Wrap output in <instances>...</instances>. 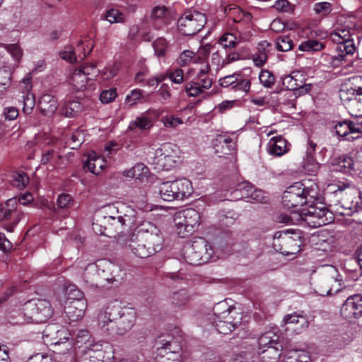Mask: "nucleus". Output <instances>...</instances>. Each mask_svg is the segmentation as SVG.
I'll return each mask as SVG.
<instances>
[{"label": "nucleus", "mask_w": 362, "mask_h": 362, "mask_svg": "<svg viewBox=\"0 0 362 362\" xmlns=\"http://www.w3.org/2000/svg\"><path fill=\"white\" fill-rule=\"evenodd\" d=\"M206 23L205 15L195 10L186 11L177 21L179 30L185 35L200 31Z\"/></svg>", "instance_id": "obj_13"}, {"label": "nucleus", "mask_w": 362, "mask_h": 362, "mask_svg": "<svg viewBox=\"0 0 362 362\" xmlns=\"http://www.w3.org/2000/svg\"><path fill=\"white\" fill-rule=\"evenodd\" d=\"M213 46L210 44H206L200 47L197 54H195L194 63H202L208 57L211 52Z\"/></svg>", "instance_id": "obj_58"}, {"label": "nucleus", "mask_w": 362, "mask_h": 362, "mask_svg": "<svg viewBox=\"0 0 362 362\" xmlns=\"http://www.w3.org/2000/svg\"><path fill=\"white\" fill-rule=\"evenodd\" d=\"M316 144L313 141H308V146L305 156L303 157L301 165L303 170L310 174L315 173L319 168L318 163L314 158Z\"/></svg>", "instance_id": "obj_26"}, {"label": "nucleus", "mask_w": 362, "mask_h": 362, "mask_svg": "<svg viewBox=\"0 0 362 362\" xmlns=\"http://www.w3.org/2000/svg\"><path fill=\"white\" fill-rule=\"evenodd\" d=\"M49 143V141L45 138L44 134H39L32 141H29L26 143L25 148L27 149H32L36 146L41 148Z\"/></svg>", "instance_id": "obj_57"}, {"label": "nucleus", "mask_w": 362, "mask_h": 362, "mask_svg": "<svg viewBox=\"0 0 362 362\" xmlns=\"http://www.w3.org/2000/svg\"><path fill=\"white\" fill-rule=\"evenodd\" d=\"M324 47L325 45L322 42L315 40H307L299 45L298 49L302 52H313L320 51Z\"/></svg>", "instance_id": "obj_43"}, {"label": "nucleus", "mask_w": 362, "mask_h": 362, "mask_svg": "<svg viewBox=\"0 0 362 362\" xmlns=\"http://www.w3.org/2000/svg\"><path fill=\"white\" fill-rule=\"evenodd\" d=\"M180 346L176 342H166L158 349L157 362H180Z\"/></svg>", "instance_id": "obj_23"}, {"label": "nucleus", "mask_w": 362, "mask_h": 362, "mask_svg": "<svg viewBox=\"0 0 362 362\" xmlns=\"http://www.w3.org/2000/svg\"><path fill=\"white\" fill-rule=\"evenodd\" d=\"M139 240L146 243L158 252L163 248L164 238L159 228L152 222L144 221L135 228Z\"/></svg>", "instance_id": "obj_9"}, {"label": "nucleus", "mask_w": 362, "mask_h": 362, "mask_svg": "<svg viewBox=\"0 0 362 362\" xmlns=\"http://www.w3.org/2000/svg\"><path fill=\"white\" fill-rule=\"evenodd\" d=\"M241 320V313H236V315L235 317L231 315L227 316L226 318L222 317H215L213 322V325L219 333L227 334L230 333L238 325L240 324Z\"/></svg>", "instance_id": "obj_24"}, {"label": "nucleus", "mask_w": 362, "mask_h": 362, "mask_svg": "<svg viewBox=\"0 0 362 362\" xmlns=\"http://www.w3.org/2000/svg\"><path fill=\"white\" fill-rule=\"evenodd\" d=\"M168 11L165 6H157L153 8L151 18L154 20V26L161 28L168 21Z\"/></svg>", "instance_id": "obj_40"}, {"label": "nucleus", "mask_w": 362, "mask_h": 362, "mask_svg": "<svg viewBox=\"0 0 362 362\" xmlns=\"http://www.w3.org/2000/svg\"><path fill=\"white\" fill-rule=\"evenodd\" d=\"M105 164V161L100 156H97L96 153L91 152L88 153L84 167L93 174L98 175L103 170Z\"/></svg>", "instance_id": "obj_36"}, {"label": "nucleus", "mask_w": 362, "mask_h": 362, "mask_svg": "<svg viewBox=\"0 0 362 362\" xmlns=\"http://www.w3.org/2000/svg\"><path fill=\"white\" fill-rule=\"evenodd\" d=\"M354 131L360 130L358 128H354V122L349 120L339 122L335 125L336 134L339 137H342L346 141H353L359 137L358 135H355Z\"/></svg>", "instance_id": "obj_28"}, {"label": "nucleus", "mask_w": 362, "mask_h": 362, "mask_svg": "<svg viewBox=\"0 0 362 362\" xmlns=\"http://www.w3.org/2000/svg\"><path fill=\"white\" fill-rule=\"evenodd\" d=\"M178 158L177 146L165 143L156 150L152 164L158 170H169L175 165Z\"/></svg>", "instance_id": "obj_12"}, {"label": "nucleus", "mask_w": 362, "mask_h": 362, "mask_svg": "<svg viewBox=\"0 0 362 362\" xmlns=\"http://www.w3.org/2000/svg\"><path fill=\"white\" fill-rule=\"evenodd\" d=\"M214 315L215 317H222L223 318L227 316H230V314L234 313L236 315L235 308L229 305L228 299L218 302L215 305L213 309Z\"/></svg>", "instance_id": "obj_39"}, {"label": "nucleus", "mask_w": 362, "mask_h": 362, "mask_svg": "<svg viewBox=\"0 0 362 362\" xmlns=\"http://www.w3.org/2000/svg\"><path fill=\"white\" fill-rule=\"evenodd\" d=\"M282 84L290 90H298L300 94L305 93L310 90V85L305 84V75L300 71H293L282 78Z\"/></svg>", "instance_id": "obj_19"}, {"label": "nucleus", "mask_w": 362, "mask_h": 362, "mask_svg": "<svg viewBox=\"0 0 362 362\" xmlns=\"http://www.w3.org/2000/svg\"><path fill=\"white\" fill-rule=\"evenodd\" d=\"M189 301V296L185 289L174 292L170 297V305L174 311L184 310Z\"/></svg>", "instance_id": "obj_35"}, {"label": "nucleus", "mask_w": 362, "mask_h": 362, "mask_svg": "<svg viewBox=\"0 0 362 362\" xmlns=\"http://www.w3.org/2000/svg\"><path fill=\"white\" fill-rule=\"evenodd\" d=\"M121 216H119L124 228H131L136 223V212L131 206L121 204Z\"/></svg>", "instance_id": "obj_37"}, {"label": "nucleus", "mask_w": 362, "mask_h": 362, "mask_svg": "<svg viewBox=\"0 0 362 362\" xmlns=\"http://www.w3.org/2000/svg\"><path fill=\"white\" fill-rule=\"evenodd\" d=\"M354 32V30L349 28L338 25L330 34L332 40L337 44L338 58L341 60H345L346 56H352L356 52L357 46L351 33Z\"/></svg>", "instance_id": "obj_6"}, {"label": "nucleus", "mask_w": 362, "mask_h": 362, "mask_svg": "<svg viewBox=\"0 0 362 362\" xmlns=\"http://www.w3.org/2000/svg\"><path fill=\"white\" fill-rule=\"evenodd\" d=\"M29 178L25 173H16L12 175L11 184L18 189H23L28 183Z\"/></svg>", "instance_id": "obj_51"}, {"label": "nucleus", "mask_w": 362, "mask_h": 362, "mask_svg": "<svg viewBox=\"0 0 362 362\" xmlns=\"http://www.w3.org/2000/svg\"><path fill=\"white\" fill-rule=\"evenodd\" d=\"M219 44L226 49L235 47L238 43V37L231 33H226L218 40Z\"/></svg>", "instance_id": "obj_50"}, {"label": "nucleus", "mask_w": 362, "mask_h": 362, "mask_svg": "<svg viewBox=\"0 0 362 362\" xmlns=\"http://www.w3.org/2000/svg\"><path fill=\"white\" fill-rule=\"evenodd\" d=\"M315 14L319 18H325L333 11V5L327 1L317 2L313 5Z\"/></svg>", "instance_id": "obj_44"}, {"label": "nucleus", "mask_w": 362, "mask_h": 362, "mask_svg": "<svg viewBox=\"0 0 362 362\" xmlns=\"http://www.w3.org/2000/svg\"><path fill=\"white\" fill-rule=\"evenodd\" d=\"M125 247L140 258H146L157 253L153 247L151 248L146 243L140 241L139 235L136 233L127 241Z\"/></svg>", "instance_id": "obj_21"}, {"label": "nucleus", "mask_w": 362, "mask_h": 362, "mask_svg": "<svg viewBox=\"0 0 362 362\" xmlns=\"http://www.w3.org/2000/svg\"><path fill=\"white\" fill-rule=\"evenodd\" d=\"M267 152L274 156H281L289 151L287 141L281 136L272 137L267 146Z\"/></svg>", "instance_id": "obj_29"}, {"label": "nucleus", "mask_w": 362, "mask_h": 362, "mask_svg": "<svg viewBox=\"0 0 362 362\" xmlns=\"http://www.w3.org/2000/svg\"><path fill=\"white\" fill-rule=\"evenodd\" d=\"M119 65L114 63L105 67L101 72V77L103 80H109L113 78L117 73Z\"/></svg>", "instance_id": "obj_62"}, {"label": "nucleus", "mask_w": 362, "mask_h": 362, "mask_svg": "<svg viewBox=\"0 0 362 362\" xmlns=\"http://www.w3.org/2000/svg\"><path fill=\"white\" fill-rule=\"evenodd\" d=\"M66 294L68 296V300H85L83 293L76 288L75 285H69L65 290Z\"/></svg>", "instance_id": "obj_60"}, {"label": "nucleus", "mask_w": 362, "mask_h": 362, "mask_svg": "<svg viewBox=\"0 0 362 362\" xmlns=\"http://www.w3.org/2000/svg\"><path fill=\"white\" fill-rule=\"evenodd\" d=\"M302 243L300 230L291 232L286 230L275 233L272 245L276 251L281 254L291 255L298 252Z\"/></svg>", "instance_id": "obj_7"}, {"label": "nucleus", "mask_w": 362, "mask_h": 362, "mask_svg": "<svg viewBox=\"0 0 362 362\" xmlns=\"http://www.w3.org/2000/svg\"><path fill=\"white\" fill-rule=\"evenodd\" d=\"M117 95L116 88H110L102 91L100 95V100L102 103L107 104L115 100Z\"/></svg>", "instance_id": "obj_63"}, {"label": "nucleus", "mask_w": 362, "mask_h": 362, "mask_svg": "<svg viewBox=\"0 0 362 362\" xmlns=\"http://www.w3.org/2000/svg\"><path fill=\"white\" fill-rule=\"evenodd\" d=\"M293 47V40L288 35H280L276 40V47L279 52H288Z\"/></svg>", "instance_id": "obj_52"}, {"label": "nucleus", "mask_w": 362, "mask_h": 362, "mask_svg": "<svg viewBox=\"0 0 362 362\" xmlns=\"http://www.w3.org/2000/svg\"><path fill=\"white\" fill-rule=\"evenodd\" d=\"M250 86V81L247 78H243L240 74H239L236 78V81H235V83L233 85L231 90L245 94L249 92Z\"/></svg>", "instance_id": "obj_48"}, {"label": "nucleus", "mask_w": 362, "mask_h": 362, "mask_svg": "<svg viewBox=\"0 0 362 362\" xmlns=\"http://www.w3.org/2000/svg\"><path fill=\"white\" fill-rule=\"evenodd\" d=\"M151 127V120L145 115H141L140 117H137L135 120L132 121L129 125L128 129L129 130H134L137 128L139 129H148Z\"/></svg>", "instance_id": "obj_46"}, {"label": "nucleus", "mask_w": 362, "mask_h": 362, "mask_svg": "<svg viewBox=\"0 0 362 362\" xmlns=\"http://www.w3.org/2000/svg\"><path fill=\"white\" fill-rule=\"evenodd\" d=\"M90 72L81 71L76 69L72 74L71 83L77 91L85 90L88 86L91 85L93 78L90 77Z\"/></svg>", "instance_id": "obj_31"}, {"label": "nucleus", "mask_w": 362, "mask_h": 362, "mask_svg": "<svg viewBox=\"0 0 362 362\" xmlns=\"http://www.w3.org/2000/svg\"><path fill=\"white\" fill-rule=\"evenodd\" d=\"M257 51L253 55L252 59L257 66H263L268 58L269 53L272 50V45L267 40L261 41L257 45Z\"/></svg>", "instance_id": "obj_32"}, {"label": "nucleus", "mask_w": 362, "mask_h": 362, "mask_svg": "<svg viewBox=\"0 0 362 362\" xmlns=\"http://www.w3.org/2000/svg\"><path fill=\"white\" fill-rule=\"evenodd\" d=\"M103 19L110 23H123L124 21V14L116 8H110L106 11Z\"/></svg>", "instance_id": "obj_49"}, {"label": "nucleus", "mask_w": 362, "mask_h": 362, "mask_svg": "<svg viewBox=\"0 0 362 362\" xmlns=\"http://www.w3.org/2000/svg\"><path fill=\"white\" fill-rule=\"evenodd\" d=\"M308 192L305 189L303 185L300 182H296L293 185L290 186L283 194L282 204L285 209H293L292 214L295 210L300 209L303 205L307 204Z\"/></svg>", "instance_id": "obj_11"}, {"label": "nucleus", "mask_w": 362, "mask_h": 362, "mask_svg": "<svg viewBox=\"0 0 362 362\" xmlns=\"http://www.w3.org/2000/svg\"><path fill=\"white\" fill-rule=\"evenodd\" d=\"M12 70L10 66L0 67V91L11 86Z\"/></svg>", "instance_id": "obj_47"}, {"label": "nucleus", "mask_w": 362, "mask_h": 362, "mask_svg": "<svg viewBox=\"0 0 362 362\" xmlns=\"http://www.w3.org/2000/svg\"><path fill=\"white\" fill-rule=\"evenodd\" d=\"M346 92H341L339 97L344 106L348 110L350 115L353 117H360L362 116V94L356 93L358 97L353 96V98L349 99Z\"/></svg>", "instance_id": "obj_25"}, {"label": "nucleus", "mask_w": 362, "mask_h": 362, "mask_svg": "<svg viewBox=\"0 0 362 362\" xmlns=\"http://www.w3.org/2000/svg\"><path fill=\"white\" fill-rule=\"evenodd\" d=\"M185 91L189 96L197 97L203 92L198 82H190L185 86Z\"/></svg>", "instance_id": "obj_64"}, {"label": "nucleus", "mask_w": 362, "mask_h": 362, "mask_svg": "<svg viewBox=\"0 0 362 362\" xmlns=\"http://www.w3.org/2000/svg\"><path fill=\"white\" fill-rule=\"evenodd\" d=\"M341 315L346 320L362 317V294L349 296L341 307Z\"/></svg>", "instance_id": "obj_18"}, {"label": "nucleus", "mask_w": 362, "mask_h": 362, "mask_svg": "<svg viewBox=\"0 0 362 362\" xmlns=\"http://www.w3.org/2000/svg\"><path fill=\"white\" fill-rule=\"evenodd\" d=\"M38 106L41 113L46 116H52L57 109V101L49 94H44L38 101Z\"/></svg>", "instance_id": "obj_33"}, {"label": "nucleus", "mask_w": 362, "mask_h": 362, "mask_svg": "<svg viewBox=\"0 0 362 362\" xmlns=\"http://www.w3.org/2000/svg\"><path fill=\"white\" fill-rule=\"evenodd\" d=\"M89 356L90 358H95L96 362H107L113 358L112 346L107 341H98L90 345L88 348Z\"/></svg>", "instance_id": "obj_22"}, {"label": "nucleus", "mask_w": 362, "mask_h": 362, "mask_svg": "<svg viewBox=\"0 0 362 362\" xmlns=\"http://www.w3.org/2000/svg\"><path fill=\"white\" fill-rule=\"evenodd\" d=\"M23 215L22 210L16 206V199L8 200L5 205L0 204V223L8 231L13 230Z\"/></svg>", "instance_id": "obj_16"}, {"label": "nucleus", "mask_w": 362, "mask_h": 362, "mask_svg": "<svg viewBox=\"0 0 362 362\" xmlns=\"http://www.w3.org/2000/svg\"><path fill=\"white\" fill-rule=\"evenodd\" d=\"M124 272L121 267L107 259L98 261L96 264L87 265L83 272V279L90 286H99L103 282H117L123 279Z\"/></svg>", "instance_id": "obj_2"}, {"label": "nucleus", "mask_w": 362, "mask_h": 362, "mask_svg": "<svg viewBox=\"0 0 362 362\" xmlns=\"http://www.w3.org/2000/svg\"><path fill=\"white\" fill-rule=\"evenodd\" d=\"M57 327V326L54 325L47 326L42 332V337L45 343L54 346L55 348L54 351L60 352L57 346L63 345L64 349L62 352H64L69 349L70 343L68 341L70 334L66 329L62 327L58 329Z\"/></svg>", "instance_id": "obj_15"}, {"label": "nucleus", "mask_w": 362, "mask_h": 362, "mask_svg": "<svg viewBox=\"0 0 362 362\" xmlns=\"http://www.w3.org/2000/svg\"><path fill=\"white\" fill-rule=\"evenodd\" d=\"M193 192L191 182L187 179H179L161 183L159 187L160 197L167 202L183 200Z\"/></svg>", "instance_id": "obj_4"}, {"label": "nucleus", "mask_w": 362, "mask_h": 362, "mask_svg": "<svg viewBox=\"0 0 362 362\" xmlns=\"http://www.w3.org/2000/svg\"><path fill=\"white\" fill-rule=\"evenodd\" d=\"M24 317L35 323L45 322L52 313L49 301L43 299L31 300L23 305Z\"/></svg>", "instance_id": "obj_10"}, {"label": "nucleus", "mask_w": 362, "mask_h": 362, "mask_svg": "<svg viewBox=\"0 0 362 362\" xmlns=\"http://www.w3.org/2000/svg\"><path fill=\"white\" fill-rule=\"evenodd\" d=\"M82 108L78 101L68 100L64 103L62 112L66 117H74L82 110Z\"/></svg>", "instance_id": "obj_42"}, {"label": "nucleus", "mask_w": 362, "mask_h": 362, "mask_svg": "<svg viewBox=\"0 0 362 362\" xmlns=\"http://www.w3.org/2000/svg\"><path fill=\"white\" fill-rule=\"evenodd\" d=\"M195 54L190 50L183 51L177 59V63L181 66L188 65L193 62L194 63Z\"/></svg>", "instance_id": "obj_59"}, {"label": "nucleus", "mask_w": 362, "mask_h": 362, "mask_svg": "<svg viewBox=\"0 0 362 362\" xmlns=\"http://www.w3.org/2000/svg\"><path fill=\"white\" fill-rule=\"evenodd\" d=\"M174 221L177 234L181 238H185L192 234L199 226L201 216L197 210L188 208L176 213Z\"/></svg>", "instance_id": "obj_8"}, {"label": "nucleus", "mask_w": 362, "mask_h": 362, "mask_svg": "<svg viewBox=\"0 0 362 362\" xmlns=\"http://www.w3.org/2000/svg\"><path fill=\"white\" fill-rule=\"evenodd\" d=\"M258 354L262 362H277L281 351L277 347L269 346L266 349L258 351Z\"/></svg>", "instance_id": "obj_41"}, {"label": "nucleus", "mask_w": 362, "mask_h": 362, "mask_svg": "<svg viewBox=\"0 0 362 362\" xmlns=\"http://www.w3.org/2000/svg\"><path fill=\"white\" fill-rule=\"evenodd\" d=\"M347 271L354 272L356 276L362 275V245L355 252V257L351 258L345 264Z\"/></svg>", "instance_id": "obj_38"}, {"label": "nucleus", "mask_w": 362, "mask_h": 362, "mask_svg": "<svg viewBox=\"0 0 362 362\" xmlns=\"http://www.w3.org/2000/svg\"><path fill=\"white\" fill-rule=\"evenodd\" d=\"M338 166L339 170L344 173H351L355 170V163L353 158L348 156H344L339 158Z\"/></svg>", "instance_id": "obj_53"}, {"label": "nucleus", "mask_w": 362, "mask_h": 362, "mask_svg": "<svg viewBox=\"0 0 362 362\" xmlns=\"http://www.w3.org/2000/svg\"><path fill=\"white\" fill-rule=\"evenodd\" d=\"M260 83L265 88H272L274 84L275 77L273 74L269 70H262L259 75Z\"/></svg>", "instance_id": "obj_56"}, {"label": "nucleus", "mask_w": 362, "mask_h": 362, "mask_svg": "<svg viewBox=\"0 0 362 362\" xmlns=\"http://www.w3.org/2000/svg\"><path fill=\"white\" fill-rule=\"evenodd\" d=\"M87 308L86 300H67L64 305V318L69 323L81 320Z\"/></svg>", "instance_id": "obj_20"}, {"label": "nucleus", "mask_w": 362, "mask_h": 362, "mask_svg": "<svg viewBox=\"0 0 362 362\" xmlns=\"http://www.w3.org/2000/svg\"><path fill=\"white\" fill-rule=\"evenodd\" d=\"M213 250L207 241L199 238L184 246L183 257L192 265H200L207 262L213 256Z\"/></svg>", "instance_id": "obj_3"}, {"label": "nucleus", "mask_w": 362, "mask_h": 362, "mask_svg": "<svg viewBox=\"0 0 362 362\" xmlns=\"http://www.w3.org/2000/svg\"><path fill=\"white\" fill-rule=\"evenodd\" d=\"M216 141L218 143V144H215V146L216 147V153H222L224 155H229L231 154L235 148V139L228 136L218 135Z\"/></svg>", "instance_id": "obj_34"}, {"label": "nucleus", "mask_w": 362, "mask_h": 362, "mask_svg": "<svg viewBox=\"0 0 362 362\" xmlns=\"http://www.w3.org/2000/svg\"><path fill=\"white\" fill-rule=\"evenodd\" d=\"M309 356L304 351L298 350L288 351L282 362H308Z\"/></svg>", "instance_id": "obj_45"}, {"label": "nucleus", "mask_w": 362, "mask_h": 362, "mask_svg": "<svg viewBox=\"0 0 362 362\" xmlns=\"http://www.w3.org/2000/svg\"><path fill=\"white\" fill-rule=\"evenodd\" d=\"M277 337L272 332H267L262 335L258 339L259 351L262 350V347L267 345L272 346V344H277Z\"/></svg>", "instance_id": "obj_54"}, {"label": "nucleus", "mask_w": 362, "mask_h": 362, "mask_svg": "<svg viewBox=\"0 0 362 362\" xmlns=\"http://www.w3.org/2000/svg\"><path fill=\"white\" fill-rule=\"evenodd\" d=\"M298 218L308 223L311 227L318 228L332 223L334 220L333 213L326 207H317L310 205L300 209L295 210Z\"/></svg>", "instance_id": "obj_5"}, {"label": "nucleus", "mask_w": 362, "mask_h": 362, "mask_svg": "<svg viewBox=\"0 0 362 362\" xmlns=\"http://www.w3.org/2000/svg\"><path fill=\"white\" fill-rule=\"evenodd\" d=\"M345 191L341 201L343 206L352 210H357L362 205L361 192L358 188L349 184L340 183L337 185L334 192Z\"/></svg>", "instance_id": "obj_17"}, {"label": "nucleus", "mask_w": 362, "mask_h": 362, "mask_svg": "<svg viewBox=\"0 0 362 362\" xmlns=\"http://www.w3.org/2000/svg\"><path fill=\"white\" fill-rule=\"evenodd\" d=\"M287 325L286 329H291L297 334L300 333L308 327V321L305 316L296 313L288 315L283 321Z\"/></svg>", "instance_id": "obj_27"}, {"label": "nucleus", "mask_w": 362, "mask_h": 362, "mask_svg": "<svg viewBox=\"0 0 362 362\" xmlns=\"http://www.w3.org/2000/svg\"><path fill=\"white\" fill-rule=\"evenodd\" d=\"M143 90L140 89H134L128 94L124 100V105L132 107L143 98Z\"/></svg>", "instance_id": "obj_55"}, {"label": "nucleus", "mask_w": 362, "mask_h": 362, "mask_svg": "<svg viewBox=\"0 0 362 362\" xmlns=\"http://www.w3.org/2000/svg\"><path fill=\"white\" fill-rule=\"evenodd\" d=\"M104 231H100L102 235L112 236L114 233H122L124 228L119 216H104L103 217Z\"/></svg>", "instance_id": "obj_30"}, {"label": "nucleus", "mask_w": 362, "mask_h": 362, "mask_svg": "<svg viewBox=\"0 0 362 362\" xmlns=\"http://www.w3.org/2000/svg\"><path fill=\"white\" fill-rule=\"evenodd\" d=\"M153 47L155 53L158 57L164 56L168 47L167 42L164 38L160 37L156 39L153 43Z\"/></svg>", "instance_id": "obj_61"}, {"label": "nucleus", "mask_w": 362, "mask_h": 362, "mask_svg": "<svg viewBox=\"0 0 362 362\" xmlns=\"http://www.w3.org/2000/svg\"><path fill=\"white\" fill-rule=\"evenodd\" d=\"M98 318L99 327L104 333L111 337L122 336L134 325L136 313L133 308L110 303L101 309Z\"/></svg>", "instance_id": "obj_1"}, {"label": "nucleus", "mask_w": 362, "mask_h": 362, "mask_svg": "<svg viewBox=\"0 0 362 362\" xmlns=\"http://www.w3.org/2000/svg\"><path fill=\"white\" fill-rule=\"evenodd\" d=\"M343 278L336 267L327 266L325 269V277L318 287L320 296H326L337 293L341 289Z\"/></svg>", "instance_id": "obj_14"}]
</instances>
